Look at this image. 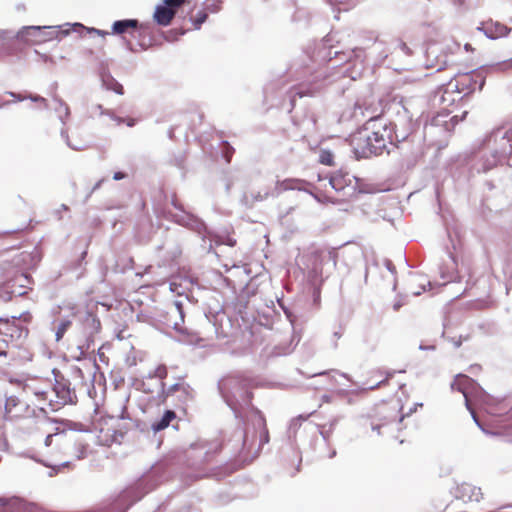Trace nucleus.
Returning a JSON list of instances; mask_svg holds the SVG:
<instances>
[{
  "instance_id": "nucleus-44",
  "label": "nucleus",
  "mask_w": 512,
  "mask_h": 512,
  "mask_svg": "<svg viewBox=\"0 0 512 512\" xmlns=\"http://www.w3.org/2000/svg\"><path fill=\"white\" fill-rule=\"evenodd\" d=\"M4 505V500L0 499V506Z\"/></svg>"
},
{
  "instance_id": "nucleus-41",
  "label": "nucleus",
  "mask_w": 512,
  "mask_h": 512,
  "mask_svg": "<svg viewBox=\"0 0 512 512\" xmlns=\"http://www.w3.org/2000/svg\"><path fill=\"white\" fill-rule=\"evenodd\" d=\"M465 50L471 51L472 50L471 45L470 44H465Z\"/></svg>"
},
{
  "instance_id": "nucleus-20",
  "label": "nucleus",
  "mask_w": 512,
  "mask_h": 512,
  "mask_svg": "<svg viewBox=\"0 0 512 512\" xmlns=\"http://www.w3.org/2000/svg\"><path fill=\"white\" fill-rule=\"evenodd\" d=\"M167 376H168V369H167L166 365L161 364L155 368L152 375H149L147 377V380L152 381L154 378H158L160 380V382H159V384H160L161 382H164V379H166Z\"/></svg>"
},
{
  "instance_id": "nucleus-34",
  "label": "nucleus",
  "mask_w": 512,
  "mask_h": 512,
  "mask_svg": "<svg viewBox=\"0 0 512 512\" xmlns=\"http://www.w3.org/2000/svg\"><path fill=\"white\" fill-rule=\"evenodd\" d=\"M62 392H63L62 399L64 401H66L67 399H69V400L71 399L70 390L68 388L67 389L63 388Z\"/></svg>"
},
{
  "instance_id": "nucleus-18",
  "label": "nucleus",
  "mask_w": 512,
  "mask_h": 512,
  "mask_svg": "<svg viewBox=\"0 0 512 512\" xmlns=\"http://www.w3.org/2000/svg\"><path fill=\"white\" fill-rule=\"evenodd\" d=\"M176 418V413L172 410H166L161 417V419L153 424V428L156 431H161L167 428L171 421H173Z\"/></svg>"
},
{
  "instance_id": "nucleus-2",
  "label": "nucleus",
  "mask_w": 512,
  "mask_h": 512,
  "mask_svg": "<svg viewBox=\"0 0 512 512\" xmlns=\"http://www.w3.org/2000/svg\"><path fill=\"white\" fill-rule=\"evenodd\" d=\"M111 34L118 35L125 38V35H129L137 39V43L134 44L131 41H127V45L131 51L147 50L154 44V28L151 23H141L137 19H123L117 20L112 24Z\"/></svg>"
},
{
  "instance_id": "nucleus-9",
  "label": "nucleus",
  "mask_w": 512,
  "mask_h": 512,
  "mask_svg": "<svg viewBox=\"0 0 512 512\" xmlns=\"http://www.w3.org/2000/svg\"><path fill=\"white\" fill-rule=\"evenodd\" d=\"M358 181V178L349 172L338 170L331 175L329 183L337 192L353 195L358 191Z\"/></svg>"
},
{
  "instance_id": "nucleus-29",
  "label": "nucleus",
  "mask_w": 512,
  "mask_h": 512,
  "mask_svg": "<svg viewBox=\"0 0 512 512\" xmlns=\"http://www.w3.org/2000/svg\"><path fill=\"white\" fill-rule=\"evenodd\" d=\"M89 32L90 33H95L101 37H106L107 35L111 34V32H108V31H104V30H99V29H96V28H91L89 29Z\"/></svg>"
},
{
  "instance_id": "nucleus-24",
  "label": "nucleus",
  "mask_w": 512,
  "mask_h": 512,
  "mask_svg": "<svg viewBox=\"0 0 512 512\" xmlns=\"http://www.w3.org/2000/svg\"><path fill=\"white\" fill-rule=\"evenodd\" d=\"M208 15L205 11H199L193 21L194 28L199 29L201 25L206 21Z\"/></svg>"
},
{
  "instance_id": "nucleus-11",
  "label": "nucleus",
  "mask_w": 512,
  "mask_h": 512,
  "mask_svg": "<svg viewBox=\"0 0 512 512\" xmlns=\"http://www.w3.org/2000/svg\"><path fill=\"white\" fill-rule=\"evenodd\" d=\"M456 499L463 503L479 502L483 498L480 488L469 483H462L456 488Z\"/></svg>"
},
{
  "instance_id": "nucleus-12",
  "label": "nucleus",
  "mask_w": 512,
  "mask_h": 512,
  "mask_svg": "<svg viewBox=\"0 0 512 512\" xmlns=\"http://www.w3.org/2000/svg\"><path fill=\"white\" fill-rule=\"evenodd\" d=\"M396 418V409L388 406L377 407L374 411L373 420L371 422L374 430H379L380 426H385Z\"/></svg>"
},
{
  "instance_id": "nucleus-8",
  "label": "nucleus",
  "mask_w": 512,
  "mask_h": 512,
  "mask_svg": "<svg viewBox=\"0 0 512 512\" xmlns=\"http://www.w3.org/2000/svg\"><path fill=\"white\" fill-rule=\"evenodd\" d=\"M308 267L315 273L321 274L325 263H337V252L330 248H315L307 255Z\"/></svg>"
},
{
  "instance_id": "nucleus-26",
  "label": "nucleus",
  "mask_w": 512,
  "mask_h": 512,
  "mask_svg": "<svg viewBox=\"0 0 512 512\" xmlns=\"http://www.w3.org/2000/svg\"><path fill=\"white\" fill-rule=\"evenodd\" d=\"M320 162L325 165L331 166L333 164V156L329 152H323L320 155Z\"/></svg>"
},
{
  "instance_id": "nucleus-39",
  "label": "nucleus",
  "mask_w": 512,
  "mask_h": 512,
  "mask_svg": "<svg viewBox=\"0 0 512 512\" xmlns=\"http://www.w3.org/2000/svg\"><path fill=\"white\" fill-rule=\"evenodd\" d=\"M170 290L172 292H176L177 291V288H176V284L175 283H170Z\"/></svg>"
},
{
  "instance_id": "nucleus-22",
  "label": "nucleus",
  "mask_w": 512,
  "mask_h": 512,
  "mask_svg": "<svg viewBox=\"0 0 512 512\" xmlns=\"http://www.w3.org/2000/svg\"><path fill=\"white\" fill-rule=\"evenodd\" d=\"M72 325V322L70 320H62L59 325H58V328L56 330V341H60L63 336L65 335V333L67 332V330L71 327Z\"/></svg>"
},
{
  "instance_id": "nucleus-10",
  "label": "nucleus",
  "mask_w": 512,
  "mask_h": 512,
  "mask_svg": "<svg viewBox=\"0 0 512 512\" xmlns=\"http://www.w3.org/2000/svg\"><path fill=\"white\" fill-rule=\"evenodd\" d=\"M185 3V0H164L154 11L153 19L161 26H168L174 19L177 10Z\"/></svg>"
},
{
  "instance_id": "nucleus-38",
  "label": "nucleus",
  "mask_w": 512,
  "mask_h": 512,
  "mask_svg": "<svg viewBox=\"0 0 512 512\" xmlns=\"http://www.w3.org/2000/svg\"><path fill=\"white\" fill-rule=\"evenodd\" d=\"M130 490L133 491V489H130ZM132 495H133V492H131V494L129 495V497H128L127 501H126V505L125 506L128 507L129 505H131V503H134V500H131V502H128Z\"/></svg>"
},
{
  "instance_id": "nucleus-33",
  "label": "nucleus",
  "mask_w": 512,
  "mask_h": 512,
  "mask_svg": "<svg viewBox=\"0 0 512 512\" xmlns=\"http://www.w3.org/2000/svg\"><path fill=\"white\" fill-rule=\"evenodd\" d=\"M126 177V174L123 172H115L113 175L114 180H122Z\"/></svg>"
},
{
  "instance_id": "nucleus-28",
  "label": "nucleus",
  "mask_w": 512,
  "mask_h": 512,
  "mask_svg": "<svg viewBox=\"0 0 512 512\" xmlns=\"http://www.w3.org/2000/svg\"><path fill=\"white\" fill-rule=\"evenodd\" d=\"M399 49L404 52L406 55H412V50L409 48V46L405 42L399 43Z\"/></svg>"
},
{
  "instance_id": "nucleus-35",
  "label": "nucleus",
  "mask_w": 512,
  "mask_h": 512,
  "mask_svg": "<svg viewBox=\"0 0 512 512\" xmlns=\"http://www.w3.org/2000/svg\"><path fill=\"white\" fill-rule=\"evenodd\" d=\"M502 69H508L512 67V59L510 61L503 62L501 64Z\"/></svg>"
},
{
  "instance_id": "nucleus-7",
  "label": "nucleus",
  "mask_w": 512,
  "mask_h": 512,
  "mask_svg": "<svg viewBox=\"0 0 512 512\" xmlns=\"http://www.w3.org/2000/svg\"><path fill=\"white\" fill-rule=\"evenodd\" d=\"M101 329L100 320L91 315L87 314L81 322L79 333L83 337L82 341H79L80 354L77 359L85 357L86 353L94 344V337Z\"/></svg>"
},
{
  "instance_id": "nucleus-37",
  "label": "nucleus",
  "mask_w": 512,
  "mask_h": 512,
  "mask_svg": "<svg viewBox=\"0 0 512 512\" xmlns=\"http://www.w3.org/2000/svg\"><path fill=\"white\" fill-rule=\"evenodd\" d=\"M52 435H48L45 439V444L46 446H49L51 444V441H52Z\"/></svg>"
},
{
  "instance_id": "nucleus-14",
  "label": "nucleus",
  "mask_w": 512,
  "mask_h": 512,
  "mask_svg": "<svg viewBox=\"0 0 512 512\" xmlns=\"http://www.w3.org/2000/svg\"><path fill=\"white\" fill-rule=\"evenodd\" d=\"M485 35L491 39H498L507 36L511 28L497 21H488L482 27Z\"/></svg>"
},
{
  "instance_id": "nucleus-25",
  "label": "nucleus",
  "mask_w": 512,
  "mask_h": 512,
  "mask_svg": "<svg viewBox=\"0 0 512 512\" xmlns=\"http://www.w3.org/2000/svg\"><path fill=\"white\" fill-rule=\"evenodd\" d=\"M223 153H224V157L226 158V161L230 162L231 157L234 153V148L231 147L228 142H224L223 143Z\"/></svg>"
},
{
  "instance_id": "nucleus-15",
  "label": "nucleus",
  "mask_w": 512,
  "mask_h": 512,
  "mask_svg": "<svg viewBox=\"0 0 512 512\" xmlns=\"http://www.w3.org/2000/svg\"><path fill=\"white\" fill-rule=\"evenodd\" d=\"M16 317L12 320L0 318V335L13 339L22 335V328L17 324Z\"/></svg>"
},
{
  "instance_id": "nucleus-27",
  "label": "nucleus",
  "mask_w": 512,
  "mask_h": 512,
  "mask_svg": "<svg viewBox=\"0 0 512 512\" xmlns=\"http://www.w3.org/2000/svg\"><path fill=\"white\" fill-rule=\"evenodd\" d=\"M150 382L151 381H148L147 379H146V381L142 382V390L144 393L149 395L148 398L153 396V395H151L153 393V390L150 387Z\"/></svg>"
},
{
  "instance_id": "nucleus-46",
  "label": "nucleus",
  "mask_w": 512,
  "mask_h": 512,
  "mask_svg": "<svg viewBox=\"0 0 512 512\" xmlns=\"http://www.w3.org/2000/svg\"><path fill=\"white\" fill-rule=\"evenodd\" d=\"M465 398H467V397L465 396ZM465 402H466V404L468 405V399H465Z\"/></svg>"
},
{
  "instance_id": "nucleus-36",
  "label": "nucleus",
  "mask_w": 512,
  "mask_h": 512,
  "mask_svg": "<svg viewBox=\"0 0 512 512\" xmlns=\"http://www.w3.org/2000/svg\"><path fill=\"white\" fill-rule=\"evenodd\" d=\"M0 297H1L4 301H9V300H11V294H8V293H7V294H5V296H4V295H2V294H0Z\"/></svg>"
},
{
  "instance_id": "nucleus-6",
  "label": "nucleus",
  "mask_w": 512,
  "mask_h": 512,
  "mask_svg": "<svg viewBox=\"0 0 512 512\" xmlns=\"http://www.w3.org/2000/svg\"><path fill=\"white\" fill-rule=\"evenodd\" d=\"M256 442H258L259 447H262L269 442V432L266 419L261 413H257L251 418L243 439L244 445L249 447L253 446Z\"/></svg>"
},
{
  "instance_id": "nucleus-21",
  "label": "nucleus",
  "mask_w": 512,
  "mask_h": 512,
  "mask_svg": "<svg viewBox=\"0 0 512 512\" xmlns=\"http://www.w3.org/2000/svg\"><path fill=\"white\" fill-rule=\"evenodd\" d=\"M104 84L108 90H112L115 93L120 94V95H122L124 93V88H123L122 84H120L113 78L105 79Z\"/></svg>"
},
{
  "instance_id": "nucleus-3",
  "label": "nucleus",
  "mask_w": 512,
  "mask_h": 512,
  "mask_svg": "<svg viewBox=\"0 0 512 512\" xmlns=\"http://www.w3.org/2000/svg\"><path fill=\"white\" fill-rule=\"evenodd\" d=\"M169 397H175V407L183 408L188 402L193 400V389L182 377L169 387H166L165 382H161L158 393L156 396L147 398L146 405L148 407H160L166 403Z\"/></svg>"
},
{
  "instance_id": "nucleus-30",
  "label": "nucleus",
  "mask_w": 512,
  "mask_h": 512,
  "mask_svg": "<svg viewBox=\"0 0 512 512\" xmlns=\"http://www.w3.org/2000/svg\"><path fill=\"white\" fill-rule=\"evenodd\" d=\"M117 122L119 124L122 122H125L128 126L132 127L135 124V119H133V118H127V119L117 118Z\"/></svg>"
},
{
  "instance_id": "nucleus-13",
  "label": "nucleus",
  "mask_w": 512,
  "mask_h": 512,
  "mask_svg": "<svg viewBox=\"0 0 512 512\" xmlns=\"http://www.w3.org/2000/svg\"><path fill=\"white\" fill-rule=\"evenodd\" d=\"M321 90L319 85L300 83L289 90L291 102L294 104L297 98L312 97Z\"/></svg>"
},
{
  "instance_id": "nucleus-23",
  "label": "nucleus",
  "mask_w": 512,
  "mask_h": 512,
  "mask_svg": "<svg viewBox=\"0 0 512 512\" xmlns=\"http://www.w3.org/2000/svg\"><path fill=\"white\" fill-rule=\"evenodd\" d=\"M17 99L22 101L24 99H30L32 100L33 102H37V103H40L43 107H48V102L47 100L44 98V97H41L39 95H25V96H22V95H18L17 96Z\"/></svg>"
},
{
  "instance_id": "nucleus-42",
  "label": "nucleus",
  "mask_w": 512,
  "mask_h": 512,
  "mask_svg": "<svg viewBox=\"0 0 512 512\" xmlns=\"http://www.w3.org/2000/svg\"><path fill=\"white\" fill-rule=\"evenodd\" d=\"M400 307H401V304H400V303H396V304L394 305V310H396V311H397Z\"/></svg>"
},
{
  "instance_id": "nucleus-40",
  "label": "nucleus",
  "mask_w": 512,
  "mask_h": 512,
  "mask_svg": "<svg viewBox=\"0 0 512 512\" xmlns=\"http://www.w3.org/2000/svg\"><path fill=\"white\" fill-rule=\"evenodd\" d=\"M24 321H29L31 319V315L29 313L24 314Z\"/></svg>"
},
{
  "instance_id": "nucleus-45",
  "label": "nucleus",
  "mask_w": 512,
  "mask_h": 512,
  "mask_svg": "<svg viewBox=\"0 0 512 512\" xmlns=\"http://www.w3.org/2000/svg\"><path fill=\"white\" fill-rule=\"evenodd\" d=\"M473 418L476 420V414L472 411Z\"/></svg>"
},
{
  "instance_id": "nucleus-19",
  "label": "nucleus",
  "mask_w": 512,
  "mask_h": 512,
  "mask_svg": "<svg viewBox=\"0 0 512 512\" xmlns=\"http://www.w3.org/2000/svg\"><path fill=\"white\" fill-rule=\"evenodd\" d=\"M269 192L268 191H265V192H251L249 194H245L243 196V202L245 205L247 206H252L254 205L256 202H260V201H263V200H266L268 197H269Z\"/></svg>"
},
{
  "instance_id": "nucleus-1",
  "label": "nucleus",
  "mask_w": 512,
  "mask_h": 512,
  "mask_svg": "<svg viewBox=\"0 0 512 512\" xmlns=\"http://www.w3.org/2000/svg\"><path fill=\"white\" fill-rule=\"evenodd\" d=\"M391 141V130L378 118L370 119L351 137V145L358 158L381 155Z\"/></svg>"
},
{
  "instance_id": "nucleus-4",
  "label": "nucleus",
  "mask_w": 512,
  "mask_h": 512,
  "mask_svg": "<svg viewBox=\"0 0 512 512\" xmlns=\"http://www.w3.org/2000/svg\"><path fill=\"white\" fill-rule=\"evenodd\" d=\"M484 84L485 77L479 71L459 73L447 83L442 100L454 102L455 98H450L454 92L468 96L477 89L481 90Z\"/></svg>"
},
{
  "instance_id": "nucleus-17",
  "label": "nucleus",
  "mask_w": 512,
  "mask_h": 512,
  "mask_svg": "<svg viewBox=\"0 0 512 512\" xmlns=\"http://www.w3.org/2000/svg\"><path fill=\"white\" fill-rule=\"evenodd\" d=\"M131 490H124L121 492L117 498L109 505V507H105V509H111L112 512H124L127 509L126 501L131 494Z\"/></svg>"
},
{
  "instance_id": "nucleus-43",
  "label": "nucleus",
  "mask_w": 512,
  "mask_h": 512,
  "mask_svg": "<svg viewBox=\"0 0 512 512\" xmlns=\"http://www.w3.org/2000/svg\"><path fill=\"white\" fill-rule=\"evenodd\" d=\"M387 378L385 380H382L380 381L376 386H380L381 384H386L387 383Z\"/></svg>"
},
{
  "instance_id": "nucleus-16",
  "label": "nucleus",
  "mask_w": 512,
  "mask_h": 512,
  "mask_svg": "<svg viewBox=\"0 0 512 512\" xmlns=\"http://www.w3.org/2000/svg\"><path fill=\"white\" fill-rule=\"evenodd\" d=\"M439 47L435 44H432L431 47L427 50V54L431 57L430 66L431 68L440 71L444 69L448 64V59L446 54H439Z\"/></svg>"
},
{
  "instance_id": "nucleus-5",
  "label": "nucleus",
  "mask_w": 512,
  "mask_h": 512,
  "mask_svg": "<svg viewBox=\"0 0 512 512\" xmlns=\"http://www.w3.org/2000/svg\"><path fill=\"white\" fill-rule=\"evenodd\" d=\"M68 31L50 26H26L15 36V41L24 45H40L66 36Z\"/></svg>"
},
{
  "instance_id": "nucleus-31",
  "label": "nucleus",
  "mask_w": 512,
  "mask_h": 512,
  "mask_svg": "<svg viewBox=\"0 0 512 512\" xmlns=\"http://www.w3.org/2000/svg\"><path fill=\"white\" fill-rule=\"evenodd\" d=\"M467 115V111H464L461 118H458L457 115L451 117L450 121L453 122V125H456L459 121H462Z\"/></svg>"
},
{
  "instance_id": "nucleus-32",
  "label": "nucleus",
  "mask_w": 512,
  "mask_h": 512,
  "mask_svg": "<svg viewBox=\"0 0 512 512\" xmlns=\"http://www.w3.org/2000/svg\"><path fill=\"white\" fill-rule=\"evenodd\" d=\"M6 348H7V341L4 340L3 343L0 345V356H6Z\"/></svg>"
}]
</instances>
